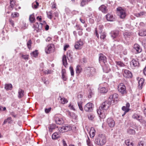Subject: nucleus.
Returning <instances> with one entry per match:
<instances>
[{
  "label": "nucleus",
  "instance_id": "1",
  "mask_svg": "<svg viewBox=\"0 0 146 146\" xmlns=\"http://www.w3.org/2000/svg\"><path fill=\"white\" fill-rule=\"evenodd\" d=\"M112 104H110L108 101L104 102L99 107L98 110L97 112L99 115V116L101 119H104L106 117L105 112L106 110L108 109L110 107V105Z\"/></svg>",
  "mask_w": 146,
  "mask_h": 146
},
{
  "label": "nucleus",
  "instance_id": "2",
  "mask_svg": "<svg viewBox=\"0 0 146 146\" xmlns=\"http://www.w3.org/2000/svg\"><path fill=\"white\" fill-rule=\"evenodd\" d=\"M94 142L99 145L102 146L104 145L106 142V138L105 135L102 133L99 134L96 137Z\"/></svg>",
  "mask_w": 146,
  "mask_h": 146
},
{
  "label": "nucleus",
  "instance_id": "3",
  "mask_svg": "<svg viewBox=\"0 0 146 146\" xmlns=\"http://www.w3.org/2000/svg\"><path fill=\"white\" fill-rule=\"evenodd\" d=\"M85 73L88 77H92L95 75L96 70L93 67H88L85 71Z\"/></svg>",
  "mask_w": 146,
  "mask_h": 146
},
{
  "label": "nucleus",
  "instance_id": "4",
  "mask_svg": "<svg viewBox=\"0 0 146 146\" xmlns=\"http://www.w3.org/2000/svg\"><path fill=\"white\" fill-rule=\"evenodd\" d=\"M118 95L117 94L115 93L110 95L108 99V102L110 104L113 105L117 102Z\"/></svg>",
  "mask_w": 146,
  "mask_h": 146
},
{
  "label": "nucleus",
  "instance_id": "5",
  "mask_svg": "<svg viewBox=\"0 0 146 146\" xmlns=\"http://www.w3.org/2000/svg\"><path fill=\"white\" fill-rule=\"evenodd\" d=\"M117 10L119 14V15L121 19L124 18L126 16L125 11L122 9L121 7H118L117 8Z\"/></svg>",
  "mask_w": 146,
  "mask_h": 146
},
{
  "label": "nucleus",
  "instance_id": "6",
  "mask_svg": "<svg viewBox=\"0 0 146 146\" xmlns=\"http://www.w3.org/2000/svg\"><path fill=\"white\" fill-rule=\"evenodd\" d=\"M55 50V47L54 45L51 44L48 45L45 48V52L47 54H49L53 52Z\"/></svg>",
  "mask_w": 146,
  "mask_h": 146
},
{
  "label": "nucleus",
  "instance_id": "7",
  "mask_svg": "<svg viewBox=\"0 0 146 146\" xmlns=\"http://www.w3.org/2000/svg\"><path fill=\"white\" fill-rule=\"evenodd\" d=\"M119 92L122 94H125L126 93V87L123 83H121L118 86Z\"/></svg>",
  "mask_w": 146,
  "mask_h": 146
},
{
  "label": "nucleus",
  "instance_id": "8",
  "mask_svg": "<svg viewBox=\"0 0 146 146\" xmlns=\"http://www.w3.org/2000/svg\"><path fill=\"white\" fill-rule=\"evenodd\" d=\"M78 104L80 110L81 111L83 110L82 104V96L80 94H78L77 95Z\"/></svg>",
  "mask_w": 146,
  "mask_h": 146
},
{
  "label": "nucleus",
  "instance_id": "9",
  "mask_svg": "<svg viewBox=\"0 0 146 146\" xmlns=\"http://www.w3.org/2000/svg\"><path fill=\"white\" fill-rule=\"evenodd\" d=\"M42 23H40L39 24L38 23H36L34 24L33 28L34 29V31H36V33L39 32L41 30L42 28Z\"/></svg>",
  "mask_w": 146,
  "mask_h": 146
},
{
  "label": "nucleus",
  "instance_id": "10",
  "mask_svg": "<svg viewBox=\"0 0 146 146\" xmlns=\"http://www.w3.org/2000/svg\"><path fill=\"white\" fill-rule=\"evenodd\" d=\"M122 73L123 76L126 78H130L132 77L131 73L128 70L123 69L122 70Z\"/></svg>",
  "mask_w": 146,
  "mask_h": 146
},
{
  "label": "nucleus",
  "instance_id": "11",
  "mask_svg": "<svg viewBox=\"0 0 146 146\" xmlns=\"http://www.w3.org/2000/svg\"><path fill=\"white\" fill-rule=\"evenodd\" d=\"M93 105L92 104L88 103L86 104L84 107V109L86 111H91L93 110Z\"/></svg>",
  "mask_w": 146,
  "mask_h": 146
},
{
  "label": "nucleus",
  "instance_id": "12",
  "mask_svg": "<svg viewBox=\"0 0 146 146\" xmlns=\"http://www.w3.org/2000/svg\"><path fill=\"white\" fill-rule=\"evenodd\" d=\"M130 104L129 103H126L125 106H123L122 108V110L124 111V113L122 115V116L124 115L125 113L128 112L130 110Z\"/></svg>",
  "mask_w": 146,
  "mask_h": 146
},
{
  "label": "nucleus",
  "instance_id": "13",
  "mask_svg": "<svg viewBox=\"0 0 146 146\" xmlns=\"http://www.w3.org/2000/svg\"><path fill=\"white\" fill-rule=\"evenodd\" d=\"M99 60L100 63L105 64L107 62V58L105 55L101 54L100 55Z\"/></svg>",
  "mask_w": 146,
  "mask_h": 146
},
{
  "label": "nucleus",
  "instance_id": "14",
  "mask_svg": "<svg viewBox=\"0 0 146 146\" xmlns=\"http://www.w3.org/2000/svg\"><path fill=\"white\" fill-rule=\"evenodd\" d=\"M83 45V42L80 40H79L76 42L74 46V47L76 49H80L82 47Z\"/></svg>",
  "mask_w": 146,
  "mask_h": 146
},
{
  "label": "nucleus",
  "instance_id": "15",
  "mask_svg": "<svg viewBox=\"0 0 146 146\" xmlns=\"http://www.w3.org/2000/svg\"><path fill=\"white\" fill-rule=\"evenodd\" d=\"M130 66L132 67H135L138 66L139 65V62L137 59H133L130 63Z\"/></svg>",
  "mask_w": 146,
  "mask_h": 146
},
{
  "label": "nucleus",
  "instance_id": "16",
  "mask_svg": "<svg viewBox=\"0 0 146 146\" xmlns=\"http://www.w3.org/2000/svg\"><path fill=\"white\" fill-rule=\"evenodd\" d=\"M134 50L136 51V52L138 53L141 52L142 50L140 46L137 44H135L133 46Z\"/></svg>",
  "mask_w": 146,
  "mask_h": 146
},
{
  "label": "nucleus",
  "instance_id": "17",
  "mask_svg": "<svg viewBox=\"0 0 146 146\" xmlns=\"http://www.w3.org/2000/svg\"><path fill=\"white\" fill-rule=\"evenodd\" d=\"M110 34L111 37L114 39L118 36L119 34V31H112L110 33Z\"/></svg>",
  "mask_w": 146,
  "mask_h": 146
},
{
  "label": "nucleus",
  "instance_id": "18",
  "mask_svg": "<svg viewBox=\"0 0 146 146\" xmlns=\"http://www.w3.org/2000/svg\"><path fill=\"white\" fill-rule=\"evenodd\" d=\"M100 10L102 12L106 13L108 12V9L107 7L104 5H102L99 8Z\"/></svg>",
  "mask_w": 146,
  "mask_h": 146
},
{
  "label": "nucleus",
  "instance_id": "19",
  "mask_svg": "<svg viewBox=\"0 0 146 146\" xmlns=\"http://www.w3.org/2000/svg\"><path fill=\"white\" fill-rule=\"evenodd\" d=\"M138 88L139 89H141L144 84V79L143 78H141L138 81Z\"/></svg>",
  "mask_w": 146,
  "mask_h": 146
},
{
  "label": "nucleus",
  "instance_id": "20",
  "mask_svg": "<svg viewBox=\"0 0 146 146\" xmlns=\"http://www.w3.org/2000/svg\"><path fill=\"white\" fill-rule=\"evenodd\" d=\"M107 122L109 126L110 127H113L115 125V121L113 119H108Z\"/></svg>",
  "mask_w": 146,
  "mask_h": 146
},
{
  "label": "nucleus",
  "instance_id": "21",
  "mask_svg": "<svg viewBox=\"0 0 146 146\" xmlns=\"http://www.w3.org/2000/svg\"><path fill=\"white\" fill-rule=\"evenodd\" d=\"M106 18L107 20L109 21H113L114 19L113 15L110 14H108L106 15Z\"/></svg>",
  "mask_w": 146,
  "mask_h": 146
},
{
  "label": "nucleus",
  "instance_id": "22",
  "mask_svg": "<svg viewBox=\"0 0 146 146\" xmlns=\"http://www.w3.org/2000/svg\"><path fill=\"white\" fill-rule=\"evenodd\" d=\"M62 128H63V130L65 131H70L72 129V127L69 125H66L65 126H62Z\"/></svg>",
  "mask_w": 146,
  "mask_h": 146
},
{
  "label": "nucleus",
  "instance_id": "23",
  "mask_svg": "<svg viewBox=\"0 0 146 146\" xmlns=\"http://www.w3.org/2000/svg\"><path fill=\"white\" fill-rule=\"evenodd\" d=\"M62 61L64 66L66 67L67 65L66 56L65 55H63L62 58Z\"/></svg>",
  "mask_w": 146,
  "mask_h": 146
},
{
  "label": "nucleus",
  "instance_id": "24",
  "mask_svg": "<svg viewBox=\"0 0 146 146\" xmlns=\"http://www.w3.org/2000/svg\"><path fill=\"white\" fill-rule=\"evenodd\" d=\"M60 137L59 133H58L57 132L54 133L52 136V139L53 140L56 139Z\"/></svg>",
  "mask_w": 146,
  "mask_h": 146
},
{
  "label": "nucleus",
  "instance_id": "25",
  "mask_svg": "<svg viewBox=\"0 0 146 146\" xmlns=\"http://www.w3.org/2000/svg\"><path fill=\"white\" fill-rule=\"evenodd\" d=\"M62 78L64 81L67 80V77L66 76V73L65 70H62Z\"/></svg>",
  "mask_w": 146,
  "mask_h": 146
},
{
  "label": "nucleus",
  "instance_id": "26",
  "mask_svg": "<svg viewBox=\"0 0 146 146\" xmlns=\"http://www.w3.org/2000/svg\"><path fill=\"white\" fill-rule=\"evenodd\" d=\"M59 98H60V102L62 104H64L68 102L67 100L64 97H61V96H59Z\"/></svg>",
  "mask_w": 146,
  "mask_h": 146
},
{
  "label": "nucleus",
  "instance_id": "27",
  "mask_svg": "<svg viewBox=\"0 0 146 146\" xmlns=\"http://www.w3.org/2000/svg\"><path fill=\"white\" fill-rule=\"evenodd\" d=\"M29 20L31 23H33L35 22V19L34 14L30 15L29 17Z\"/></svg>",
  "mask_w": 146,
  "mask_h": 146
},
{
  "label": "nucleus",
  "instance_id": "28",
  "mask_svg": "<svg viewBox=\"0 0 146 146\" xmlns=\"http://www.w3.org/2000/svg\"><path fill=\"white\" fill-rule=\"evenodd\" d=\"M24 91L21 89H19L18 91V97L22 98L24 95Z\"/></svg>",
  "mask_w": 146,
  "mask_h": 146
},
{
  "label": "nucleus",
  "instance_id": "29",
  "mask_svg": "<svg viewBox=\"0 0 146 146\" xmlns=\"http://www.w3.org/2000/svg\"><path fill=\"white\" fill-rule=\"evenodd\" d=\"M55 121L56 123L58 125L62 124L64 123L63 119H56Z\"/></svg>",
  "mask_w": 146,
  "mask_h": 146
},
{
  "label": "nucleus",
  "instance_id": "30",
  "mask_svg": "<svg viewBox=\"0 0 146 146\" xmlns=\"http://www.w3.org/2000/svg\"><path fill=\"white\" fill-rule=\"evenodd\" d=\"M56 127V125L55 124L50 125L48 127L49 131L50 132H52L53 130L55 129Z\"/></svg>",
  "mask_w": 146,
  "mask_h": 146
},
{
  "label": "nucleus",
  "instance_id": "31",
  "mask_svg": "<svg viewBox=\"0 0 146 146\" xmlns=\"http://www.w3.org/2000/svg\"><path fill=\"white\" fill-rule=\"evenodd\" d=\"M12 88V86L11 84H6L5 85V88L7 90H11Z\"/></svg>",
  "mask_w": 146,
  "mask_h": 146
},
{
  "label": "nucleus",
  "instance_id": "32",
  "mask_svg": "<svg viewBox=\"0 0 146 146\" xmlns=\"http://www.w3.org/2000/svg\"><path fill=\"white\" fill-rule=\"evenodd\" d=\"M15 0H10V6L12 10L13 9V8L15 5Z\"/></svg>",
  "mask_w": 146,
  "mask_h": 146
},
{
  "label": "nucleus",
  "instance_id": "33",
  "mask_svg": "<svg viewBox=\"0 0 146 146\" xmlns=\"http://www.w3.org/2000/svg\"><path fill=\"white\" fill-rule=\"evenodd\" d=\"M92 0H82L81 3V5L82 6H83L86 4H87L89 1Z\"/></svg>",
  "mask_w": 146,
  "mask_h": 146
},
{
  "label": "nucleus",
  "instance_id": "34",
  "mask_svg": "<svg viewBox=\"0 0 146 146\" xmlns=\"http://www.w3.org/2000/svg\"><path fill=\"white\" fill-rule=\"evenodd\" d=\"M94 92L92 90L90 89L89 90V94L88 95V97L89 98H90L92 97V96L94 94Z\"/></svg>",
  "mask_w": 146,
  "mask_h": 146
},
{
  "label": "nucleus",
  "instance_id": "35",
  "mask_svg": "<svg viewBox=\"0 0 146 146\" xmlns=\"http://www.w3.org/2000/svg\"><path fill=\"white\" fill-rule=\"evenodd\" d=\"M127 132L130 134H134L135 131L134 129L129 128L127 130Z\"/></svg>",
  "mask_w": 146,
  "mask_h": 146
},
{
  "label": "nucleus",
  "instance_id": "36",
  "mask_svg": "<svg viewBox=\"0 0 146 146\" xmlns=\"http://www.w3.org/2000/svg\"><path fill=\"white\" fill-rule=\"evenodd\" d=\"M82 68L80 66H78L76 68V72L77 74H79L81 72Z\"/></svg>",
  "mask_w": 146,
  "mask_h": 146
},
{
  "label": "nucleus",
  "instance_id": "37",
  "mask_svg": "<svg viewBox=\"0 0 146 146\" xmlns=\"http://www.w3.org/2000/svg\"><path fill=\"white\" fill-rule=\"evenodd\" d=\"M125 142L126 144L128 146H135L132 142L130 143V144H129L130 142L129 140H125Z\"/></svg>",
  "mask_w": 146,
  "mask_h": 146
},
{
  "label": "nucleus",
  "instance_id": "38",
  "mask_svg": "<svg viewBox=\"0 0 146 146\" xmlns=\"http://www.w3.org/2000/svg\"><path fill=\"white\" fill-rule=\"evenodd\" d=\"M101 93H105L107 92L108 90L105 87H102L100 90Z\"/></svg>",
  "mask_w": 146,
  "mask_h": 146
},
{
  "label": "nucleus",
  "instance_id": "39",
  "mask_svg": "<svg viewBox=\"0 0 146 146\" xmlns=\"http://www.w3.org/2000/svg\"><path fill=\"white\" fill-rule=\"evenodd\" d=\"M139 34L140 36H146V30L140 31L139 33Z\"/></svg>",
  "mask_w": 146,
  "mask_h": 146
},
{
  "label": "nucleus",
  "instance_id": "40",
  "mask_svg": "<svg viewBox=\"0 0 146 146\" xmlns=\"http://www.w3.org/2000/svg\"><path fill=\"white\" fill-rule=\"evenodd\" d=\"M31 54L32 56L36 57L38 56V51L36 50L35 51L32 52Z\"/></svg>",
  "mask_w": 146,
  "mask_h": 146
},
{
  "label": "nucleus",
  "instance_id": "41",
  "mask_svg": "<svg viewBox=\"0 0 146 146\" xmlns=\"http://www.w3.org/2000/svg\"><path fill=\"white\" fill-rule=\"evenodd\" d=\"M32 44V41L31 39H30L27 43V45L28 48L29 49L31 48V45Z\"/></svg>",
  "mask_w": 146,
  "mask_h": 146
},
{
  "label": "nucleus",
  "instance_id": "42",
  "mask_svg": "<svg viewBox=\"0 0 146 146\" xmlns=\"http://www.w3.org/2000/svg\"><path fill=\"white\" fill-rule=\"evenodd\" d=\"M101 34L100 37L101 39H102L103 40H104L106 38V34L105 33H100Z\"/></svg>",
  "mask_w": 146,
  "mask_h": 146
},
{
  "label": "nucleus",
  "instance_id": "43",
  "mask_svg": "<svg viewBox=\"0 0 146 146\" xmlns=\"http://www.w3.org/2000/svg\"><path fill=\"white\" fill-rule=\"evenodd\" d=\"M86 142L87 145L88 146H93L92 143L91 142L89 137H88V139L87 140Z\"/></svg>",
  "mask_w": 146,
  "mask_h": 146
},
{
  "label": "nucleus",
  "instance_id": "44",
  "mask_svg": "<svg viewBox=\"0 0 146 146\" xmlns=\"http://www.w3.org/2000/svg\"><path fill=\"white\" fill-rule=\"evenodd\" d=\"M133 119H138L139 118H141V116L137 114H135L132 116Z\"/></svg>",
  "mask_w": 146,
  "mask_h": 146
},
{
  "label": "nucleus",
  "instance_id": "45",
  "mask_svg": "<svg viewBox=\"0 0 146 146\" xmlns=\"http://www.w3.org/2000/svg\"><path fill=\"white\" fill-rule=\"evenodd\" d=\"M116 63L117 65L119 66L120 67H123L125 65L123 62L121 61L116 62Z\"/></svg>",
  "mask_w": 146,
  "mask_h": 146
},
{
  "label": "nucleus",
  "instance_id": "46",
  "mask_svg": "<svg viewBox=\"0 0 146 146\" xmlns=\"http://www.w3.org/2000/svg\"><path fill=\"white\" fill-rule=\"evenodd\" d=\"M74 27L76 29V30H83V29L82 28V27H81V26L79 25H76Z\"/></svg>",
  "mask_w": 146,
  "mask_h": 146
},
{
  "label": "nucleus",
  "instance_id": "47",
  "mask_svg": "<svg viewBox=\"0 0 146 146\" xmlns=\"http://www.w3.org/2000/svg\"><path fill=\"white\" fill-rule=\"evenodd\" d=\"M11 15L12 16L13 18L17 17L19 16V14L17 12H14L13 13H12Z\"/></svg>",
  "mask_w": 146,
  "mask_h": 146
},
{
  "label": "nucleus",
  "instance_id": "48",
  "mask_svg": "<svg viewBox=\"0 0 146 146\" xmlns=\"http://www.w3.org/2000/svg\"><path fill=\"white\" fill-rule=\"evenodd\" d=\"M47 16H48V18H49L50 19H52V12H51V11H50L49 12L47 13Z\"/></svg>",
  "mask_w": 146,
  "mask_h": 146
},
{
  "label": "nucleus",
  "instance_id": "49",
  "mask_svg": "<svg viewBox=\"0 0 146 146\" xmlns=\"http://www.w3.org/2000/svg\"><path fill=\"white\" fill-rule=\"evenodd\" d=\"M22 57L23 59L25 60H28L29 59V55H24L23 54H22Z\"/></svg>",
  "mask_w": 146,
  "mask_h": 146
},
{
  "label": "nucleus",
  "instance_id": "50",
  "mask_svg": "<svg viewBox=\"0 0 146 146\" xmlns=\"http://www.w3.org/2000/svg\"><path fill=\"white\" fill-rule=\"evenodd\" d=\"M69 69L71 75L72 76H74V73L73 68L72 66H70L69 68Z\"/></svg>",
  "mask_w": 146,
  "mask_h": 146
},
{
  "label": "nucleus",
  "instance_id": "51",
  "mask_svg": "<svg viewBox=\"0 0 146 146\" xmlns=\"http://www.w3.org/2000/svg\"><path fill=\"white\" fill-rule=\"evenodd\" d=\"M103 26L102 25H100L99 27V32L101 33H102V30L103 29Z\"/></svg>",
  "mask_w": 146,
  "mask_h": 146
},
{
  "label": "nucleus",
  "instance_id": "52",
  "mask_svg": "<svg viewBox=\"0 0 146 146\" xmlns=\"http://www.w3.org/2000/svg\"><path fill=\"white\" fill-rule=\"evenodd\" d=\"M88 116L89 119H94L95 117V115L92 114H89Z\"/></svg>",
  "mask_w": 146,
  "mask_h": 146
},
{
  "label": "nucleus",
  "instance_id": "53",
  "mask_svg": "<svg viewBox=\"0 0 146 146\" xmlns=\"http://www.w3.org/2000/svg\"><path fill=\"white\" fill-rule=\"evenodd\" d=\"M11 115L14 118L17 117V115L14 112H12L10 113Z\"/></svg>",
  "mask_w": 146,
  "mask_h": 146
},
{
  "label": "nucleus",
  "instance_id": "54",
  "mask_svg": "<svg viewBox=\"0 0 146 146\" xmlns=\"http://www.w3.org/2000/svg\"><path fill=\"white\" fill-rule=\"evenodd\" d=\"M51 109V108H46L45 110V111L46 113H48L50 111Z\"/></svg>",
  "mask_w": 146,
  "mask_h": 146
},
{
  "label": "nucleus",
  "instance_id": "55",
  "mask_svg": "<svg viewBox=\"0 0 146 146\" xmlns=\"http://www.w3.org/2000/svg\"><path fill=\"white\" fill-rule=\"evenodd\" d=\"M9 23L10 24H11L12 27H14V21L11 19H10L9 20Z\"/></svg>",
  "mask_w": 146,
  "mask_h": 146
},
{
  "label": "nucleus",
  "instance_id": "56",
  "mask_svg": "<svg viewBox=\"0 0 146 146\" xmlns=\"http://www.w3.org/2000/svg\"><path fill=\"white\" fill-rule=\"evenodd\" d=\"M68 107L71 110H75V109L74 108L73 106V105H71L70 104L69 105Z\"/></svg>",
  "mask_w": 146,
  "mask_h": 146
},
{
  "label": "nucleus",
  "instance_id": "57",
  "mask_svg": "<svg viewBox=\"0 0 146 146\" xmlns=\"http://www.w3.org/2000/svg\"><path fill=\"white\" fill-rule=\"evenodd\" d=\"M42 81L44 82V84H47L48 83L47 82V80H46V79L45 78H42Z\"/></svg>",
  "mask_w": 146,
  "mask_h": 146
},
{
  "label": "nucleus",
  "instance_id": "58",
  "mask_svg": "<svg viewBox=\"0 0 146 146\" xmlns=\"http://www.w3.org/2000/svg\"><path fill=\"white\" fill-rule=\"evenodd\" d=\"M138 146H145L143 143L142 141H140L139 143Z\"/></svg>",
  "mask_w": 146,
  "mask_h": 146
},
{
  "label": "nucleus",
  "instance_id": "59",
  "mask_svg": "<svg viewBox=\"0 0 146 146\" xmlns=\"http://www.w3.org/2000/svg\"><path fill=\"white\" fill-rule=\"evenodd\" d=\"M71 56L70 53L69 52H68L67 53V56L68 60L69 59V57L71 58Z\"/></svg>",
  "mask_w": 146,
  "mask_h": 146
},
{
  "label": "nucleus",
  "instance_id": "60",
  "mask_svg": "<svg viewBox=\"0 0 146 146\" xmlns=\"http://www.w3.org/2000/svg\"><path fill=\"white\" fill-rule=\"evenodd\" d=\"M71 115L72 116L73 119H76L77 117V116L75 115V114L73 113L71 114Z\"/></svg>",
  "mask_w": 146,
  "mask_h": 146
},
{
  "label": "nucleus",
  "instance_id": "61",
  "mask_svg": "<svg viewBox=\"0 0 146 146\" xmlns=\"http://www.w3.org/2000/svg\"><path fill=\"white\" fill-rule=\"evenodd\" d=\"M26 24L23 23V26L21 27V29H25L26 28Z\"/></svg>",
  "mask_w": 146,
  "mask_h": 146
},
{
  "label": "nucleus",
  "instance_id": "62",
  "mask_svg": "<svg viewBox=\"0 0 146 146\" xmlns=\"http://www.w3.org/2000/svg\"><path fill=\"white\" fill-rule=\"evenodd\" d=\"M58 130H59V131L60 133H63V128H62V127H60L58 129Z\"/></svg>",
  "mask_w": 146,
  "mask_h": 146
},
{
  "label": "nucleus",
  "instance_id": "63",
  "mask_svg": "<svg viewBox=\"0 0 146 146\" xmlns=\"http://www.w3.org/2000/svg\"><path fill=\"white\" fill-rule=\"evenodd\" d=\"M81 61L82 62L85 63L86 62V59L85 58H84L81 60Z\"/></svg>",
  "mask_w": 146,
  "mask_h": 146
},
{
  "label": "nucleus",
  "instance_id": "64",
  "mask_svg": "<svg viewBox=\"0 0 146 146\" xmlns=\"http://www.w3.org/2000/svg\"><path fill=\"white\" fill-rule=\"evenodd\" d=\"M36 19L39 22H41L42 20V19L40 16V17L39 16L37 17L36 18Z\"/></svg>",
  "mask_w": 146,
  "mask_h": 146
}]
</instances>
